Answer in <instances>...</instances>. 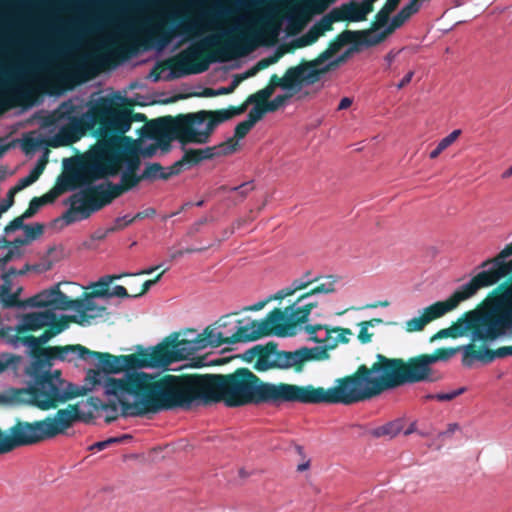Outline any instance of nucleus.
<instances>
[{
  "mask_svg": "<svg viewBox=\"0 0 512 512\" xmlns=\"http://www.w3.org/2000/svg\"><path fill=\"white\" fill-rule=\"evenodd\" d=\"M131 389L145 396L142 411L190 409L193 405L224 403L229 408L249 405L281 406L285 403L348 405L344 377L330 388L300 386L262 380L249 368L240 367L228 374L182 373L139 375Z\"/></svg>",
  "mask_w": 512,
  "mask_h": 512,
  "instance_id": "obj_1",
  "label": "nucleus"
},
{
  "mask_svg": "<svg viewBox=\"0 0 512 512\" xmlns=\"http://www.w3.org/2000/svg\"><path fill=\"white\" fill-rule=\"evenodd\" d=\"M465 347L438 348L432 354H420L408 360L377 354L371 367L361 364L353 374L344 377L348 405L372 399L406 384L433 381L430 378L431 365L440 360L446 361L459 351L464 356Z\"/></svg>",
  "mask_w": 512,
  "mask_h": 512,
  "instance_id": "obj_2",
  "label": "nucleus"
},
{
  "mask_svg": "<svg viewBox=\"0 0 512 512\" xmlns=\"http://www.w3.org/2000/svg\"><path fill=\"white\" fill-rule=\"evenodd\" d=\"M245 110L244 103L237 107L230 106L228 109L200 110L152 120L146 126L145 136L156 142L141 148L140 154L143 157H152L158 148L168 152L173 140L179 141L182 145L206 144L219 124L244 113Z\"/></svg>",
  "mask_w": 512,
  "mask_h": 512,
  "instance_id": "obj_3",
  "label": "nucleus"
},
{
  "mask_svg": "<svg viewBox=\"0 0 512 512\" xmlns=\"http://www.w3.org/2000/svg\"><path fill=\"white\" fill-rule=\"evenodd\" d=\"M245 40L244 34L238 27L219 36L207 37L173 57L157 62L149 78L153 82H158L165 70H170V73L164 77L167 81L203 73L209 69L211 63L230 60L248 52L250 49H243L242 46Z\"/></svg>",
  "mask_w": 512,
  "mask_h": 512,
  "instance_id": "obj_4",
  "label": "nucleus"
},
{
  "mask_svg": "<svg viewBox=\"0 0 512 512\" xmlns=\"http://www.w3.org/2000/svg\"><path fill=\"white\" fill-rule=\"evenodd\" d=\"M65 109L62 117L69 120L60 130V138L64 144L77 141L86 131L92 130L96 125V133L99 138V146L105 139L114 133L125 134L129 131L127 113L117 109L116 100L110 97H102L82 116H73L74 107L67 103L62 104Z\"/></svg>",
  "mask_w": 512,
  "mask_h": 512,
  "instance_id": "obj_5",
  "label": "nucleus"
},
{
  "mask_svg": "<svg viewBox=\"0 0 512 512\" xmlns=\"http://www.w3.org/2000/svg\"><path fill=\"white\" fill-rule=\"evenodd\" d=\"M488 309L479 314L476 311L464 313L450 329L453 338L461 337L471 332L472 341H481L483 344L491 343L504 336L512 329V307L494 289L487 298Z\"/></svg>",
  "mask_w": 512,
  "mask_h": 512,
  "instance_id": "obj_6",
  "label": "nucleus"
},
{
  "mask_svg": "<svg viewBox=\"0 0 512 512\" xmlns=\"http://www.w3.org/2000/svg\"><path fill=\"white\" fill-rule=\"evenodd\" d=\"M234 10L219 2L204 8L194 18L184 16H170L169 20L177 22L173 28L157 23L150 32L149 42L142 43L145 49L154 45L158 49L166 47L177 35L188 37L196 36L204 31L213 30L220 24L229 20Z\"/></svg>",
  "mask_w": 512,
  "mask_h": 512,
  "instance_id": "obj_7",
  "label": "nucleus"
},
{
  "mask_svg": "<svg viewBox=\"0 0 512 512\" xmlns=\"http://www.w3.org/2000/svg\"><path fill=\"white\" fill-rule=\"evenodd\" d=\"M164 355L160 343L149 348L138 346L136 352L129 355L115 356L107 352L91 350L90 362L98 360V369H89L87 380L94 386L104 387V382L109 377L106 374L125 372L122 376L124 377L127 373H138L136 369L166 368Z\"/></svg>",
  "mask_w": 512,
  "mask_h": 512,
  "instance_id": "obj_8",
  "label": "nucleus"
},
{
  "mask_svg": "<svg viewBox=\"0 0 512 512\" xmlns=\"http://www.w3.org/2000/svg\"><path fill=\"white\" fill-rule=\"evenodd\" d=\"M82 419L79 405L69 404L66 408L58 409L54 417L48 416L34 422L18 421L6 431L16 449L62 434Z\"/></svg>",
  "mask_w": 512,
  "mask_h": 512,
  "instance_id": "obj_9",
  "label": "nucleus"
},
{
  "mask_svg": "<svg viewBox=\"0 0 512 512\" xmlns=\"http://www.w3.org/2000/svg\"><path fill=\"white\" fill-rule=\"evenodd\" d=\"M187 337L180 338V333H172L161 343V350L164 351L165 366L171 363L187 359L195 352L207 347H220L224 344H235L239 341H233L234 333L231 336H224L222 332L215 328L207 327L202 333H197L193 329H188L185 333Z\"/></svg>",
  "mask_w": 512,
  "mask_h": 512,
  "instance_id": "obj_10",
  "label": "nucleus"
},
{
  "mask_svg": "<svg viewBox=\"0 0 512 512\" xmlns=\"http://www.w3.org/2000/svg\"><path fill=\"white\" fill-rule=\"evenodd\" d=\"M81 395V389L75 384L55 383L38 378H30L28 387L16 389L13 393L16 401L42 411L56 409Z\"/></svg>",
  "mask_w": 512,
  "mask_h": 512,
  "instance_id": "obj_11",
  "label": "nucleus"
},
{
  "mask_svg": "<svg viewBox=\"0 0 512 512\" xmlns=\"http://www.w3.org/2000/svg\"><path fill=\"white\" fill-rule=\"evenodd\" d=\"M139 375H143V373H127L121 378L108 377L105 380V393L115 397V400H109L101 404V409L108 412L105 417L106 423H111L118 418L119 406H121V415L123 417L143 416L148 413H154L153 411L141 412L145 396L131 389L133 379ZM144 375L148 374L144 373Z\"/></svg>",
  "mask_w": 512,
  "mask_h": 512,
  "instance_id": "obj_12",
  "label": "nucleus"
},
{
  "mask_svg": "<svg viewBox=\"0 0 512 512\" xmlns=\"http://www.w3.org/2000/svg\"><path fill=\"white\" fill-rule=\"evenodd\" d=\"M101 165L104 178L119 173L122 163H126L125 172L137 174L140 167L139 150L136 142L128 136L114 133L105 139L94 154Z\"/></svg>",
  "mask_w": 512,
  "mask_h": 512,
  "instance_id": "obj_13",
  "label": "nucleus"
},
{
  "mask_svg": "<svg viewBox=\"0 0 512 512\" xmlns=\"http://www.w3.org/2000/svg\"><path fill=\"white\" fill-rule=\"evenodd\" d=\"M114 199L116 196H114L113 189L108 186V181L98 185L83 184L78 192L67 199L70 207L62 215V219L67 224L87 219L92 213L99 211Z\"/></svg>",
  "mask_w": 512,
  "mask_h": 512,
  "instance_id": "obj_14",
  "label": "nucleus"
},
{
  "mask_svg": "<svg viewBox=\"0 0 512 512\" xmlns=\"http://www.w3.org/2000/svg\"><path fill=\"white\" fill-rule=\"evenodd\" d=\"M510 256H512V242L506 245L495 257L481 263V268L490 265L491 267L481 271L468 283L462 285L470 297L474 296L478 290L498 283L502 278L509 276L508 281H512V260L506 261V258Z\"/></svg>",
  "mask_w": 512,
  "mask_h": 512,
  "instance_id": "obj_15",
  "label": "nucleus"
},
{
  "mask_svg": "<svg viewBox=\"0 0 512 512\" xmlns=\"http://www.w3.org/2000/svg\"><path fill=\"white\" fill-rule=\"evenodd\" d=\"M384 38V33L372 34L370 31L344 30L343 32L338 34L333 40H331L327 48L324 51H322L315 59H302L299 62V65L300 67H302L305 73L311 68L321 66L327 60L331 59L336 53H338L342 49L343 46L347 44L354 43L373 46L382 42Z\"/></svg>",
  "mask_w": 512,
  "mask_h": 512,
  "instance_id": "obj_16",
  "label": "nucleus"
},
{
  "mask_svg": "<svg viewBox=\"0 0 512 512\" xmlns=\"http://www.w3.org/2000/svg\"><path fill=\"white\" fill-rule=\"evenodd\" d=\"M285 319L286 313L280 308H274L265 319L261 321L251 320L249 324L238 327L234 333L233 341L250 342L269 335L292 336V333L287 331L284 323H282Z\"/></svg>",
  "mask_w": 512,
  "mask_h": 512,
  "instance_id": "obj_17",
  "label": "nucleus"
},
{
  "mask_svg": "<svg viewBox=\"0 0 512 512\" xmlns=\"http://www.w3.org/2000/svg\"><path fill=\"white\" fill-rule=\"evenodd\" d=\"M328 357V351L323 346L301 347L295 351L278 350L277 346L270 354L268 371L293 370L300 373L308 362L325 360Z\"/></svg>",
  "mask_w": 512,
  "mask_h": 512,
  "instance_id": "obj_18",
  "label": "nucleus"
},
{
  "mask_svg": "<svg viewBox=\"0 0 512 512\" xmlns=\"http://www.w3.org/2000/svg\"><path fill=\"white\" fill-rule=\"evenodd\" d=\"M304 85L308 84L302 67L299 64L291 66L286 69L282 77H279L277 74L271 75L266 87L251 94L247 98L246 103H264L273 95L276 88L298 93Z\"/></svg>",
  "mask_w": 512,
  "mask_h": 512,
  "instance_id": "obj_19",
  "label": "nucleus"
},
{
  "mask_svg": "<svg viewBox=\"0 0 512 512\" xmlns=\"http://www.w3.org/2000/svg\"><path fill=\"white\" fill-rule=\"evenodd\" d=\"M103 178L102 167L92 155L79 166L69 169L61 175L53 188L61 195L64 192L81 188L83 184H92Z\"/></svg>",
  "mask_w": 512,
  "mask_h": 512,
  "instance_id": "obj_20",
  "label": "nucleus"
},
{
  "mask_svg": "<svg viewBox=\"0 0 512 512\" xmlns=\"http://www.w3.org/2000/svg\"><path fill=\"white\" fill-rule=\"evenodd\" d=\"M471 298L467 291L461 286L445 301H437L423 309L422 314L414 317L405 323V330L409 333L422 331L425 326L454 310L457 306Z\"/></svg>",
  "mask_w": 512,
  "mask_h": 512,
  "instance_id": "obj_21",
  "label": "nucleus"
},
{
  "mask_svg": "<svg viewBox=\"0 0 512 512\" xmlns=\"http://www.w3.org/2000/svg\"><path fill=\"white\" fill-rule=\"evenodd\" d=\"M28 304L32 307L38 308H51L50 310H69V309H89V298L70 299L63 293L59 284L51 287L50 289L43 290L42 292L34 295L28 299Z\"/></svg>",
  "mask_w": 512,
  "mask_h": 512,
  "instance_id": "obj_22",
  "label": "nucleus"
},
{
  "mask_svg": "<svg viewBox=\"0 0 512 512\" xmlns=\"http://www.w3.org/2000/svg\"><path fill=\"white\" fill-rule=\"evenodd\" d=\"M89 309H73L77 315H62L57 317L56 313L50 310L51 319H48L47 326L51 332L56 336L66 330L70 323H76L81 326L90 324V320L96 317H101L105 311V307L98 306L94 300L89 299Z\"/></svg>",
  "mask_w": 512,
  "mask_h": 512,
  "instance_id": "obj_23",
  "label": "nucleus"
},
{
  "mask_svg": "<svg viewBox=\"0 0 512 512\" xmlns=\"http://www.w3.org/2000/svg\"><path fill=\"white\" fill-rule=\"evenodd\" d=\"M140 41L134 36L132 32H127L124 35L123 42L112 46L105 47V50L99 54H96L90 58L92 64H95L101 68H105L110 65L112 58L127 59L133 55L137 50Z\"/></svg>",
  "mask_w": 512,
  "mask_h": 512,
  "instance_id": "obj_24",
  "label": "nucleus"
},
{
  "mask_svg": "<svg viewBox=\"0 0 512 512\" xmlns=\"http://www.w3.org/2000/svg\"><path fill=\"white\" fill-rule=\"evenodd\" d=\"M464 349L465 355L462 357V364L465 367H471L475 360L487 364L493 362L496 358L512 356V345L502 346L493 350L484 346L477 348L472 342L467 344Z\"/></svg>",
  "mask_w": 512,
  "mask_h": 512,
  "instance_id": "obj_25",
  "label": "nucleus"
},
{
  "mask_svg": "<svg viewBox=\"0 0 512 512\" xmlns=\"http://www.w3.org/2000/svg\"><path fill=\"white\" fill-rule=\"evenodd\" d=\"M45 328L46 329L39 337H35L33 335H20L15 336L13 339L14 343H21L28 348V354L31 357V361H42V359H48V355L51 353V351L48 350L49 346L45 347L44 345L55 335L48 327Z\"/></svg>",
  "mask_w": 512,
  "mask_h": 512,
  "instance_id": "obj_26",
  "label": "nucleus"
},
{
  "mask_svg": "<svg viewBox=\"0 0 512 512\" xmlns=\"http://www.w3.org/2000/svg\"><path fill=\"white\" fill-rule=\"evenodd\" d=\"M33 93L28 86L17 85L0 93V115L5 111L25 104H31Z\"/></svg>",
  "mask_w": 512,
  "mask_h": 512,
  "instance_id": "obj_27",
  "label": "nucleus"
},
{
  "mask_svg": "<svg viewBox=\"0 0 512 512\" xmlns=\"http://www.w3.org/2000/svg\"><path fill=\"white\" fill-rule=\"evenodd\" d=\"M54 361L51 359H42L31 361L25 368V374L29 378H38L55 383L72 384L62 377L60 370L51 371Z\"/></svg>",
  "mask_w": 512,
  "mask_h": 512,
  "instance_id": "obj_28",
  "label": "nucleus"
},
{
  "mask_svg": "<svg viewBox=\"0 0 512 512\" xmlns=\"http://www.w3.org/2000/svg\"><path fill=\"white\" fill-rule=\"evenodd\" d=\"M277 346L278 344L274 341H270L265 345L258 344L246 350L241 355V358L247 363H252L255 360L253 369L257 372H266L268 371L270 354Z\"/></svg>",
  "mask_w": 512,
  "mask_h": 512,
  "instance_id": "obj_29",
  "label": "nucleus"
},
{
  "mask_svg": "<svg viewBox=\"0 0 512 512\" xmlns=\"http://www.w3.org/2000/svg\"><path fill=\"white\" fill-rule=\"evenodd\" d=\"M49 357L53 361H68L72 362L76 359L90 362L91 350L81 344H70L65 346H49Z\"/></svg>",
  "mask_w": 512,
  "mask_h": 512,
  "instance_id": "obj_30",
  "label": "nucleus"
},
{
  "mask_svg": "<svg viewBox=\"0 0 512 512\" xmlns=\"http://www.w3.org/2000/svg\"><path fill=\"white\" fill-rule=\"evenodd\" d=\"M48 319H51L50 310L24 314L20 324L15 328V336L25 335L27 332H34L45 328L48 324Z\"/></svg>",
  "mask_w": 512,
  "mask_h": 512,
  "instance_id": "obj_31",
  "label": "nucleus"
},
{
  "mask_svg": "<svg viewBox=\"0 0 512 512\" xmlns=\"http://www.w3.org/2000/svg\"><path fill=\"white\" fill-rule=\"evenodd\" d=\"M357 50L358 49L356 46H352V47L348 48L340 56H338L335 60L329 62L325 66H323V67L316 66L315 68H311L310 70L306 71L305 76L307 79V84L313 85V84L317 83L321 79V76L323 74H326L330 70L339 66L341 63H344L349 58V56L354 51H357Z\"/></svg>",
  "mask_w": 512,
  "mask_h": 512,
  "instance_id": "obj_32",
  "label": "nucleus"
},
{
  "mask_svg": "<svg viewBox=\"0 0 512 512\" xmlns=\"http://www.w3.org/2000/svg\"><path fill=\"white\" fill-rule=\"evenodd\" d=\"M299 303L300 302H297L296 300L283 311L286 313V319L282 323H284L286 330L292 333V336L296 334V327L298 324L306 323L308 321V316H303L304 309L302 306L295 308Z\"/></svg>",
  "mask_w": 512,
  "mask_h": 512,
  "instance_id": "obj_33",
  "label": "nucleus"
},
{
  "mask_svg": "<svg viewBox=\"0 0 512 512\" xmlns=\"http://www.w3.org/2000/svg\"><path fill=\"white\" fill-rule=\"evenodd\" d=\"M338 17L337 20L348 21V22H359L366 20L364 14L361 11L359 2L352 0L349 3L343 4L340 8H337Z\"/></svg>",
  "mask_w": 512,
  "mask_h": 512,
  "instance_id": "obj_34",
  "label": "nucleus"
},
{
  "mask_svg": "<svg viewBox=\"0 0 512 512\" xmlns=\"http://www.w3.org/2000/svg\"><path fill=\"white\" fill-rule=\"evenodd\" d=\"M141 181H143V179L140 178V175L123 171L121 174L120 183L114 184L108 181V186L113 189L114 196L118 198L123 193L128 192L136 187Z\"/></svg>",
  "mask_w": 512,
  "mask_h": 512,
  "instance_id": "obj_35",
  "label": "nucleus"
},
{
  "mask_svg": "<svg viewBox=\"0 0 512 512\" xmlns=\"http://www.w3.org/2000/svg\"><path fill=\"white\" fill-rule=\"evenodd\" d=\"M236 145L237 143L234 142L232 138H230L226 142L220 144L219 146L197 149L200 162L203 160L212 159L218 155H226L232 153L233 151H235Z\"/></svg>",
  "mask_w": 512,
  "mask_h": 512,
  "instance_id": "obj_36",
  "label": "nucleus"
},
{
  "mask_svg": "<svg viewBox=\"0 0 512 512\" xmlns=\"http://www.w3.org/2000/svg\"><path fill=\"white\" fill-rule=\"evenodd\" d=\"M420 4L410 1L409 4L405 5L392 19L390 26L387 28L384 34L390 33L395 29L401 27L413 14L418 12Z\"/></svg>",
  "mask_w": 512,
  "mask_h": 512,
  "instance_id": "obj_37",
  "label": "nucleus"
},
{
  "mask_svg": "<svg viewBox=\"0 0 512 512\" xmlns=\"http://www.w3.org/2000/svg\"><path fill=\"white\" fill-rule=\"evenodd\" d=\"M403 429V424L401 420L390 421L382 426L373 428L371 430L366 431L374 438L387 437L389 439L397 436L401 430Z\"/></svg>",
  "mask_w": 512,
  "mask_h": 512,
  "instance_id": "obj_38",
  "label": "nucleus"
},
{
  "mask_svg": "<svg viewBox=\"0 0 512 512\" xmlns=\"http://www.w3.org/2000/svg\"><path fill=\"white\" fill-rule=\"evenodd\" d=\"M200 163V158L197 149H188L185 151L183 157L176 161L173 165L169 167L168 175H178L182 172L184 167L193 166Z\"/></svg>",
  "mask_w": 512,
  "mask_h": 512,
  "instance_id": "obj_39",
  "label": "nucleus"
},
{
  "mask_svg": "<svg viewBox=\"0 0 512 512\" xmlns=\"http://www.w3.org/2000/svg\"><path fill=\"white\" fill-rule=\"evenodd\" d=\"M89 70L88 58L81 57L66 67L64 71L58 72L57 76L64 79H78Z\"/></svg>",
  "mask_w": 512,
  "mask_h": 512,
  "instance_id": "obj_40",
  "label": "nucleus"
},
{
  "mask_svg": "<svg viewBox=\"0 0 512 512\" xmlns=\"http://www.w3.org/2000/svg\"><path fill=\"white\" fill-rule=\"evenodd\" d=\"M329 333L330 338L323 347L326 351L335 348L338 343L347 344L349 342L348 336L353 334L351 329L342 327L329 328Z\"/></svg>",
  "mask_w": 512,
  "mask_h": 512,
  "instance_id": "obj_41",
  "label": "nucleus"
},
{
  "mask_svg": "<svg viewBox=\"0 0 512 512\" xmlns=\"http://www.w3.org/2000/svg\"><path fill=\"white\" fill-rule=\"evenodd\" d=\"M128 274H123V276H127ZM122 275H113V276H107L105 278H101L97 283L94 284V290L90 293H83L81 298H85L86 296L93 300L94 297H104V296H110L109 291V285L110 282L114 279L121 278Z\"/></svg>",
  "mask_w": 512,
  "mask_h": 512,
  "instance_id": "obj_42",
  "label": "nucleus"
},
{
  "mask_svg": "<svg viewBox=\"0 0 512 512\" xmlns=\"http://www.w3.org/2000/svg\"><path fill=\"white\" fill-rule=\"evenodd\" d=\"M169 169L166 171L162 167L160 163H150L143 170L142 174H140V178L143 180H154V179H163L167 180L173 175H168Z\"/></svg>",
  "mask_w": 512,
  "mask_h": 512,
  "instance_id": "obj_43",
  "label": "nucleus"
},
{
  "mask_svg": "<svg viewBox=\"0 0 512 512\" xmlns=\"http://www.w3.org/2000/svg\"><path fill=\"white\" fill-rule=\"evenodd\" d=\"M305 331L310 335L309 340L315 343H324L330 338L329 327L326 325H306Z\"/></svg>",
  "mask_w": 512,
  "mask_h": 512,
  "instance_id": "obj_44",
  "label": "nucleus"
},
{
  "mask_svg": "<svg viewBox=\"0 0 512 512\" xmlns=\"http://www.w3.org/2000/svg\"><path fill=\"white\" fill-rule=\"evenodd\" d=\"M327 281L324 283H321L314 288L310 289L308 292L300 295L297 298V302H302L307 298H310L311 296H314L316 294H328L335 291V282L336 280L333 278V276H328Z\"/></svg>",
  "mask_w": 512,
  "mask_h": 512,
  "instance_id": "obj_45",
  "label": "nucleus"
},
{
  "mask_svg": "<svg viewBox=\"0 0 512 512\" xmlns=\"http://www.w3.org/2000/svg\"><path fill=\"white\" fill-rule=\"evenodd\" d=\"M45 162H39L27 176L21 178L15 185L20 191L33 184L43 172Z\"/></svg>",
  "mask_w": 512,
  "mask_h": 512,
  "instance_id": "obj_46",
  "label": "nucleus"
},
{
  "mask_svg": "<svg viewBox=\"0 0 512 512\" xmlns=\"http://www.w3.org/2000/svg\"><path fill=\"white\" fill-rule=\"evenodd\" d=\"M22 360V357L12 353H1L0 354V374L8 369L17 370Z\"/></svg>",
  "mask_w": 512,
  "mask_h": 512,
  "instance_id": "obj_47",
  "label": "nucleus"
},
{
  "mask_svg": "<svg viewBox=\"0 0 512 512\" xmlns=\"http://www.w3.org/2000/svg\"><path fill=\"white\" fill-rule=\"evenodd\" d=\"M317 280H318V277H316L314 279H307V280H303V279L295 280V281H293V284H292L293 288L292 289L286 288V289H283V290L279 291L274 296V299H283V298H285L287 296H290V295L294 294L298 290H302V289L307 288L310 284H312L313 282H315Z\"/></svg>",
  "mask_w": 512,
  "mask_h": 512,
  "instance_id": "obj_48",
  "label": "nucleus"
},
{
  "mask_svg": "<svg viewBox=\"0 0 512 512\" xmlns=\"http://www.w3.org/2000/svg\"><path fill=\"white\" fill-rule=\"evenodd\" d=\"M0 300L4 307L11 308L18 305L17 294L11 292V284L4 283L0 287Z\"/></svg>",
  "mask_w": 512,
  "mask_h": 512,
  "instance_id": "obj_49",
  "label": "nucleus"
},
{
  "mask_svg": "<svg viewBox=\"0 0 512 512\" xmlns=\"http://www.w3.org/2000/svg\"><path fill=\"white\" fill-rule=\"evenodd\" d=\"M336 17H338V13L337 9H334L328 15L324 16L319 22H317L314 26V29H317L320 34L332 30L333 23L341 21L337 20Z\"/></svg>",
  "mask_w": 512,
  "mask_h": 512,
  "instance_id": "obj_50",
  "label": "nucleus"
},
{
  "mask_svg": "<svg viewBox=\"0 0 512 512\" xmlns=\"http://www.w3.org/2000/svg\"><path fill=\"white\" fill-rule=\"evenodd\" d=\"M132 437L128 434H124L122 436H119V437H111V438H108L104 441H99V442H96L94 444H92L90 447H89V450L91 451H94V450H97V451H101V450H104L106 448H108L110 445L112 444H119V443H123L127 440H130Z\"/></svg>",
  "mask_w": 512,
  "mask_h": 512,
  "instance_id": "obj_51",
  "label": "nucleus"
},
{
  "mask_svg": "<svg viewBox=\"0 0 512 512\" xmlns=\"http://www.w3.org/2000/svg\"><path fill=\"white\" fill-rule=\"evenodd\" d=\"M295 93L289 92L281 95H277L273 100L264 102V106L267 112H275L294 95Z\"/></svg>",
  "mask_w": 512,
  "mask_h": 512,
  "instance_id": "obj_52",
  "label": "nucleus"
},
{
  "mask_svg": "<svg viewBox=\"0 0 512 512\" xmlns=\"http://www.w3.org/2000/svg\"><path fill=\"white\" fill-rule=\"evenodd\" d=\"M9 5L20 10H31L42 7L46 0H7Z\"/></svg>",
  "mask_w": 512,
  "mask_h": 512,
  "instance_id": "obj_53",
  "label": "nucleus"
},
{
  "mask_svg": "<svg viewBox=\"0 0 512 512\" xmlns=\"http://www.w3.org/2000/svg\"><path fill=\"white\" fill-rule=\"evenodd\" d=\"M117 109L127 113V119L129 121V129L133 121H144L146 119L144 114L133 113L132 105L129 102L120 103L116 100Z\"/></svg>",
  "mask_w": 512,
  "mask_h": 512,
  "instance_id": "obj_54",
  "label": "nucleus"
},
{
  "mask_svg": "<svg viewBox=\"0 0 512 512\" xmlns=\"http://www.w3.org/2000/svg\"><path fill=\"white\" fill-rule=\"evenodd\" d=\"M465 391H466V388L461 387V388L453 390L449 393L428 394L425 398L428 400L435 399L440 402L451 401V400L455 399L456 397L462 395Z\"/></svg>",
  "mask_w": 512,
  "mask_h": 512,
  "instance_id": "obj_55",
  "label": "nucleus"
},
{
  "mask_svg": "<svg viewBox=\"0 0 512 512\" xmlns=\"http://www.w3.org/2000/svg\"><path fill=\"white\" fill-rule=\"evenodd\" d=\"M44 231V226L40 223L26 224L24 228L25 239H28V243L32 240L39 238Z\"/></svg>",
  "mask_w": 512,
  "mask_h": 512,
  "instance_id": "obj_56",
  "label": "nucleus"
},
{
  "mask_svg": "<svg viewBox=\"0 0 512 512\" xmlns=\"http://www.w3.org/2000/svg\"><path fill=\"white\" fill-rule=\"evenodd\" d=\"M255 106L248 113L247 121L253 126L261 120L265 113H268L263 103H254Z\"/></svg>",
  "mask_w": 512,
  "mask_h": 512,
  "instance_id": "obj_57",
  "label": "nucleus"
},
{
  "mask_svg": "<svg viewBox=\"0 0 512 512\" xmlns=\"http://www.w3.org/2000/svg\"><path fill=\"white\" fill-rule=\"evenodd\" d=\"M19 191L20 190L16 186L12 187L8 191L6 198L0 203V217L13 206L15 195Z\"/></svg>",
  "mask_w": 512,
  "mask_h": 512,
  "instance_id": "obj_58",
  "label": "nucleus"
},
{
  "mask_svg": "<svg viewBox=\"0 0 512 512\" xmlns=\"http://www.w3.org/2000/svg\"><path fill=\"white\" fill-rule=\"evenodd\" d=\"M495 289L512 307V280L499 284Z\"/></svg>",
  "mask_w": 512,
  "mask_h": 512,
  "instance_id": "obj_59",
  "label": "nucleus"
},
{
  "mask_svg": "<svg viewBox=\"0 0 512 512\" xmlns=\"http://www.w3.org/2000/svg\"><path fill=\"white\" fill-rule=\"evenodd\" d=\"M23 254V250L8 248L7 253L3 257H0V270H4L9 262L21 258Z\"/></svg>",
  "mask_w": 512,
  "mask_h": 512,
  "instance_id": "obj_60",
  "label": "nucleus"
},
{
  "mask_svg": "<svg viewBox=\"0 0 512 512\" xmlns=\"http://www.w3.org/2000/svg\"><path fill=\"white\" fill-rule=\"evenodd\" d=\"M14 450L13 444L6 430L0 428V455Z\"/></svg>",
  "mask_w": 512,
  "mask_h": 512,
  "instance_id": "obj_61",
  "label": "nucleus"
},
{
  "mask_svg": "<svg viewBox=\"0 0 512 512\" xmlns=\"http://www.w3.org/2000/svg\"><path fill=\"white\" fill-rule=\"evenodd\" d=\"M135 221V218L130 217L129 215H125L122 217H118L114 221V225L110 227L107 232H116L124 229L125 227L131 225Z\"/></svg>",
  "mask_w": 512,
  "mask_h": 512,
  "instance_id": "obj_62",
  "label": "nucleus"
},
{
  "mask_svg": "<svg viewBox=\"0 0 512 512\" xmlns=\"http://www.w3.org/2000/svg\"><path fill=\"white\" fill-rule=\"evenodd\" d=\"M360 328L358 333V340L361 344H368L372 341L373 333L369 332V327L365 324L364 321H361L357 324Z\"/></svg>",
  "mask_w": 512,
  "mask_h": 512,
  "instance_id": "obj_63",
  "label": "nucleus"
},
{
  "mask_svg": "<svg viewBox=\"0 0 512 512\" xmlns=\"http://www.w3.org/2000/svg\"><path fill=\"white\" fill-rule=\"evenodd\" d=\"M26 218L22 215L14 218L12 221H10L4 228V232L6 234H10L16 230H19V229H23L25 228L26 224H24V220Z\"/></svg>",
  "mask_w": 512,
  "mask_h": 512,
  "instance_id": "obj_64",
  "label": "nucleus"
}]
</instances>
